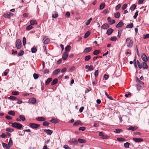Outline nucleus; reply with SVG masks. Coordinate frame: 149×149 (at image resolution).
Returning a JSON list of instances; mask_svg holds the SVG:
<instances>
[{"instance_id":"nucleus-4","label":"nucleus","mask_w":149,"mask_h":149,"mask_svg":"<svg viewBox=\"0 0 149 149\" xmlns=\"http://www.w3.org/2000/svg\"><path fill=\"white\" fill-rule=\"evenodd\" d=\"M15 45L17 49H20L22 47V43L20 39H17L15 42Z\"/></svg>"},{"instance_id":"nucleus-10","label":"nucleus","mask_w":149,"mask_h":149,"mask_svg":"<svg viewBox=\"0 0 149 149\" xmlns=\"http://www.w3.org/2000/svg\"><path fill=\"white\" fill-rule=\"evenodd\" d=\"M42 41L44 44H46L49 42L50 39L49 38H45L43 39Z\"/></svg>"},{"instance_id":"nucleus-9","label":"nucleus","mask_w":149,"mask_h":149,"mask_svg":"<svg viewBox=\"0 0 149 149\" xmlns=\"http://www.w3.org/2000/svg\"><path fill=\"white\" fill-rule=\"evenodd\" d=\"M109 27L108 24L105 23L103 24L101 26V28L104 29H106Z\"/></svg>"},{"instance_id":"nucleus-14","label":"nucleus","mask_w":149,"mask_h":149,"mask_svg":"<svg viewBox=\"0 0 149 149\" xmlns=\"http://www.w3.org/2000/svg\"><path fill=\"white\" fill-rule=\"evenodd\" d=\"M30 102L32 104H35L36 102V100L34 97H32L29 100Z\"/></svg>"},{"instance_id":"nucleus-39","label":"nucleus","mask_w":149,"mask_h":149,"mask_svg":"<svg viewBox=\"0 0 149 149\" xmlns=\"http://www.w3.org/2000/svg\"><path fill=\"white\" fill-rule=\"evenodd\" d=\"M50 121L52 123H55V124L57 123L58 122L57 120H56L54 118L52 119V120H50Z\"/></svg>"},{"instance_id":"nucleus-56","label":"nucleus","mask_w":149,"mask_h":149,"mask_svg":"<svg viewBox=\"0 0 149 149\" xmlns=\"http://www.w3.org/2000/svg\"><path fill=\"white\" fill-rule=\"evenodd\" d=\"M117 40V38L116 37H112L110 38V40L111 41H116Z\"/></svg>"},{"instance_id":"nucleus-20","label":"nucleus","mask_w":149,"mask_h":149,"mask_svg":"<svg viewBox=\"0 0 149 149\" xmlns=\"http://www.w3.org/2000/svg\"><path fill=\"white\" fill-rule=\"evenodd\" d=\"M52 79L51 78H48L45 82L46 85H47L52 81Z\"/></svg>"},{"instance_id":"nucleus-53","label":"nucleus","mask_w":149,"mask_h":149,"mask_svg":"<svg viewBox=\"0 0 149 149\" xmlns=\"http://www.w3.org/2000/svg\"><path fill=\"white\" fill-rule=\"evenodd\" d=\"M2 146L4 148H5L6 149H8V145L5 143H2Z\"/></svg>"},{"instance_id":"nucleus-61","label":"nucleus","mask_w":149,"mask_h":149,"mask_svg":"<svg viewBox=\"0 0 149 149\" xmlns=\"http://www.w3.org/2000/svg\"><path fill=\"white\" fill-rule=\"evenodd\" d=\"M3 16L5 18H10V15L8 13L4 14L3 15Z\"/></svg>"},{"instance_id":"nucleus-32","label":"nucleus","mask_w":149,"mask_h":149,"mask_svg":"<svg viewBox=\"0 0 149 149\" xmlns=\"http://www.w3.org/2000/svg\"><path fill=\"white\" fill-rule=\"evenodd\" d=\"M24 51L23 50H20L19 52L18 53V55L19 56H22L24 54Z\"/></svg>"},{"instance_id":"nucleus-46","label":"nucleus","mask_w":149,"mask_h":149,"mask_svg":"<svg viewBox=\"0 0 149 149\" xmlns=\"http://www.w3.org/2000/svg\"><path fill=\"white\" fill-rule=\"evenodd\" d=\"M33 77L34 79H37L39 77L38 74H37L34 73L33 74Z\"/></svg>"},{"instance_id":"nucleus-17","label":"nucleus","mask_w":149,"mask_h":149,"mask_svg":"<svg viewBox=\"0 0 149 149\" xmlns=\"http://www.w3.org/2000/svg\"><path fill=\"white\" fill-rule=\"evenodd\" d=\"M60 69H57L54 71L53 72V75H56L60 71Z\"/></svg>"},{"instance_id":"nucleus-45","label":"nucleus","mask_w":149,"mask_h":149,"mask_svg":"<svg viewBox=\"0 0 149 149\" xmlns=\"http://www.w3.org/2000/svg\"><path fill=\"white\" fill-rule=\"evenodd\" d=\"M8 99H10L12 100H15L17 99V98L14 96L11 95L8 98Z\"/></svg>"},{"instance_id":"nucleus-51","label":"nucleus","mask_w":149,"mask_h":149,"mask_svg":"<svg viewBox=\"0 0 149 149\" xmlns=\"http://www.w3.org/2000/svg\"><path fill=\"white\" fill-rule=\"evenodd\" d=\"M33 27L31 25H29L27 26L26 27V30H29L30 29H32Z\"/></svg>"},{"instance_id":"nucleus-35","label":"nucleus","mask_w":149,"mask_h":149,"mask_svg":"<svg viewBox=\"0 0 149 149\" xmlns=\"http://www.w3.org/2000/svg\"><path fill=\"white\" fill-rule=\"evenodd\" d=\"M19 118L22 121H24L25 120V118L24 116L22 115L19 116Z\"/></svg>"},{"instance_id":"nucleus-5","label":"nucleus","mask_w":149,"mask_h":149,"mask_svg":"<svg viewBox=\"0 0 149 149\" xmlns=\"http://www.w3.org/2000/svg\"><path fill=\"white\" fill-rule=\"evenodd\" d=\"M29 126L32 128L36 129L39 127L40 125L39 124H36L34 123H30L29 124Z\"/></svg>"},{"instance_id":"nucleus-43","label":"nucleus","mask_w":149,"mask_h":149,"mask_svg":"<svg viewBox=\"0 0 149 149\" xmlns=\"http://www.w3.org/2000/svg\"><path fill=\"white\" fill-rule=\"evenodd\" d=\"M8 114L10 115H11L14 116L15 115V113L14 111H10L8 112Z\"/></svg>"},{"instance_id":"nucleus-3","label":"nucleus","mask_w":149,"mask_h":149,"mask_svg":"<svg viewBox=\"0 0 149 149\" xmlns=\"http://www.w3.org/2000/svg\"><path fill=\"white\" fill-rule=\"evenodd\" d=\"M12 126L19 130L22 127V124L16 122L12 123Z\"/></svg>"},{"instance_id":"nucleus-62","label":"nucleus","mask_w":149,"mask_h":149,"mask_svg":"<svg viewBox=\"0 0 149 149\" xmlns=\"http://www.w3.org/2000/svg\"><path fill=\"white\" fill-rule=\"evenodd\" d=\"M121 7V5L120 4H118L116 7V10H118L120 9Z\"/></svg>"},{"instance_id":"nucleus-27","label":"nucleus","mask_w":149,"mask_h":149,"mask_svg":"<svg viewBox=\"0 0 149 149\" xmlns=\"http://www.w3.org/2000/svg\"><path fill=\"white\" fill-rule=\"evenodd\" d=\"M70 142L71 143L77 144L78 143V141H77V140L75 139H72L71 140Z\"/></svg>"},{"instance_id":"nucleus-29","label":"nucleus","mask_w":149,"mask_h":149,"mask_svg":"<svg viewBox=\"0 0 149 149\" xmlns=\"http://www.w3.org/2000/svg\"><path fill=\"white\" fill-rule=\"evenodd\" d=\"M105 6V4L104 3H102L100 5V9L102 10Z\"/></svg>"},{"instance_id":"nucleus-36","label":"nucleus","mask_w":149,"mask_h":149,"mask_svg":"<svg viewBox=\"0 0 149 149\" xmlns=\"http://www.w3.org/2000/svg\"><path fill=\"white\" fill-rule=\"evenodd\" d=\"M92 20V18H90L85 23V24H86V25L87 26V25H88V24H90V23Z\"/></svg>"},{"instance_id":"nucleus-63","label":"nucleus","mask_w":149,"mask_h":149,"mask_svg":"<svg viewBox=\"0 0 149 149\" xmlns=\"http://www.w3.org/2000/svg\"><path fill=\"white\" fill-rule=\"evenodd\" d=\"M98 70H97L94 73L95 76L96 77H97L98 76Z\"/></svg>"},{"instance_id":"nucleus-40","label":"nucleus","mask_w":149,"mask_h":149,"mask_svg":"<svg viewBox=\"0 0 149 149\" xmlns=\"http://www.w3.org/2000/svg\"><path fill=\"white\" fill-rule=\"evenodd\" d=\"M136 6L135 4L132 5L130 8V9L132 10H134L136 8Z\"/></svg>"},{"instance_id":"nucleus-57","label":"nucleus","mask_w":149,"mask_h":149,"mask_svg":"<svg viewBox=\"0 0 149 149\" xmlns=\"http://www.w3.org/2000/svg\"><path fill=\"white\" fill-rule=\"evenodd\" d=\"M127 7V4H125L122 6V10H124Z\"/></svg>"},{"instance_id":"nucleus-25","label":"nucleus","mask_w":149,"mask_h":149,"mask_svg":"<svg viewBox=\"0 0 149 149\" xmlns=\"http://www.w3.org/2000/svg\"><path fill=\"white\" fill-rule=\"evenodd\" d=\"M90 32L89 31H87L85 34L84 36V38H87L90 35Z\"/></svg>"},{"instance_id":"nucleus-50","label":"nucleus","mask_w":149,"mask_h":149,"mask_svg":"<svg viewBox=\"0 0 149 149\" xmlns=\"http://www.w3.org/2000/svg\"><path fill=\"white\" fill-rule=\"evenodd\" d=\"M23 43L24 46L26 44V38L25 37H24L23 39Z\"/></svg>"},{"instance_id":"nucleus-6","label":"nucleus","mask_w":149,"mask_h":149,"mask_svg":"<svg viewBox=\"0 0 149 149\" xmlns=\"http://www.w3.org/2000/svg\"><path fill=\"white\" fill-rule=\"evenodd\" d=\"M92 48L91 47L86 48L84 51V53L86 54L90 52L92 50Z\"/></svg>"},{"instance_id":"nucleus-16","label":"nucleus","mask_w":149,"mask_h":149,"mask_svg":"<svg viewBox=\"0 0 149 149\" xmlns=\"http://www.w3.org/2000/svg\"><path fill=\"white\" fill-rule=\"evenodd\" d=\"M44 132L49 135H51L53 132L52 131L50 130H45Z\"/></svg>"},{"instance_id":"nucleus-28","label":"nucleus","mask_w":149,"mask_h":149,"mask_svg":"<svg viewBox=\"0 0 149 149\" xmlns=\"http://www.w3.org/2000/svg\"><path fill=\"white\" fill-rule=\"evenodd\" d=\"M137 128L136 127H133L132 126H130L128 128V130H132V131H134Z\"/></svg>"},{"instance_id":"nucleus-44","label":"nucleus","mask_w":149,"mask_h":149,"mask_svg":"<svg viewBox=\"0 0 149 149\" xmlns=\"http://www.w3.org/2000/svg\"><path fill=\"white\" fill-rule=\"evenodd\" d=\"M136 82L137 83L140 84L141 85L143 84V83L141 81H140L139 79L137 78L136 79Z\"/></svg>"},{"instance_id":"nucleus-47","label":"nucleus","mask_w":149,"mask_h":149,"mask_svg":"<svg viewBox=\"0 0 149 149\" xmlns=\"http://www.w3.org/2000/svg\"><path fill=\"white\" fill-rule=\"evenodd\" d=\"M105 94L107 97L110 100H113V99L112 97L110 96H109L108 94H107V92H105Z\"/></svg>"},{"instance_id":"nucleus-33","label":"nucleus","mask_w":149,"mask_h":149,"mask_svg":"<svg viewBox=\"0 0 149 149\" xmlns=\"http://www.w3.org/2000/svg\"><path fill=\"white\" fill-rule=\"evenodd\" d=\"M58 82V79H54L52 82V85H53L56 84Z\"/></svg>"},{"instance_id":"nucleus-48","label":"nucleus","mask_w":149,"mask_h":149,"mask_svg":"<svg viewBox=\"0 0 149 149\" xmlns=\"http://www.w3.org/2000/svg\"><path fill=\"white\" fill-rule=\"evenodd\" d=\"M122 131V130L121 129H116L114 131V132H115L116 133H118Z\"/></svg>"},{"instance_id":"nucleus-49","label":"nucleus","mask_w":149,"mask_h":149,"mask_svg":"<svg viewBox=\"0 0 149 149\" xmlns=\"http://www.w3.org/2000/svg\"><path fill=\"white\" fill-rule=\"evenodd\" d=\"M12 94L13 95H17L19 94V92L17 91H13L12 92Z\"/></svg>"},{"instance_id":"nucleus-31","label":"nucleus","mask_w":149,"mask_h":149,"mask_svg":"<svg viewBox=\"0 0 149 149\" xmlns=\"http://www.w3.org/2000/svg\"><path fill=\"white\" fill-rule=\"evenodd\" d=\"M37 49L34 46L31 48V51L32 53H35L37 51Z\"/></svg>"},{"instance_id":"nucleus-15","label":"nucleus","mask_w":149,"mask_h":149,"mask_svg":"<svg viewBox=\"0 0 149 149\" xmlns=\"http://www.w3.org/2000/svg\"><path fill=\"white\" fill-rule=\"evenodd\" d=\"M36 119L38 121H44L45 120V119L43 117H40L36 118Z\"/></svg>"},{"instance_id":"nucleus-8","label":"nucleus","mask_w":149,"mask_h":149,"mask_svg":"<svg viewBox=\"0 0 149 149\" xmlns=\"http://www.w3.org/2000/svg\"><path fill=\"white\" fill-rule=\"evenodd\" d=\"M142 59L144 62L147 61V57L145 54H143L141 56Z\"/></svg>"},{"instance_id":"nucleus-41","label":"nucleus","mask_w":149,"mask_h":149,"mask_svg":"<svg viewBox=\"0 0 149 149\" xmlns=\"http://www.w3.org/2000/svg\"><path fill=\"white\" fill-rule=\"evenodd\" d=\"M94 69V68L92 65H90L88 68V69L86 70V72H88L89 71L93 70Z\"/></svg>"},{"instance_id":"nucleus-38","label":"nucleus","mask_w":149,"mask_h":149,"mask_svg":"<svg viewBox=\"0 0 149 149\" xmlns=\"http://www.w3.org/2000/svg\"><path fill=\"white\" fill-rule=\"evenodd\" d=\"M130 145V143L128 142H127L126 143H124V147L127 148H129Z\"/></svg>"},{"instance_id":"nucleus-12","label":"nucleus","mask_w":149,"mask_h":149,"mask_svg":"<svg viewBox=\"0 0 149 149\" xmlns=\"http://www.w3.org/2000/svg\"><path fill=\"white\" fill-rule=\"evenodd\" d=\"M73 125L74 126H77L78 125H82V123L81 121L79 120H78L77 121L75 122Z\"/></svg>"},{"instance_id":"nucleus-55","label":"nucleus","mask_w":149,"mask_h":149,"mask_svg":"<svg viewBox=\"0 0 149 149\" xmlns=\"http://www.w3.org/2000/svg\"><path fill=\"white\" fill-rule=\"evenodd\" d=\"M149 38V34H147L143 36V38L144 39Z\"/></svg>"},{"instance_id":"nucleus-60","label":"nucleus","mask_w":149,"mask_h":149,"mask_svg":"<svg viewBox=\"0 0 149 149\" xmlns=\"http://www.w3.org/2000/svg\"><path fill=\"white\" fill-rule=\"evenodd\" d=\"M138 11H137L134 14V15L133 16V18L134 19H136L138 15Z\"/></svg>"},{"instance_id":"nucleus-59","label":"nucleus","mask_w":149,"mask_h":149,"mask_svg":"<svg viewBox=\"0 0 149 149\" xmlns=\"http://www.w3.org/2000/svg\"><path fill=\"white\" fill-rule=\"evenodd\" d=\"M7 137V135H5V134L4 133H3L1 135V137L2 138H6Z\"/></svg>"},{"instance_id":"nucleus-34","label":"nucleus","mask_w":149,"mask_h":149,"mask_svg":"<svg viewBox=\"0 0 149 149\" xmlns=\"http://www.w3.org/2000/svg\"><path fill=\"white\" fill-rule=\"evenodd\" d=\"M6 130L7 132H12L14 131V129L12 128H7Z\"/></svg>"},{"instance_id":"nucleus-52","label":"nucleus","mask_w":149,"mask_h":149,"mask_svg":"<svg viewBox=\"0 0 149 149\" xmlns=\"http://www.w3.org/2000/svg\"><path fill=\"white\" fill-rule=\"evenodd\" d=\"M49 124V123L47 121H45L43 123V125L44 126H47Z\"/></svg>"},{"instance_id":"nucleus-11","label":"nucleus","mask_w":149,"mask_h":149,"mask_svg":"<svg viewBox=\"0 0 149 149\" xmlns=\"http://www.w3.org/2000/svg\"><path fill=\"white\" fill-rule=\"evenodd\" d=\"M113 29L109 28L107 30L106 34L108 35H109L113 32Z\"/></svg>"},{"instance_id":"nucleus-2","label":"nucleus","mask_w":149,"mask_h":149,"mask_svg":"<svg viewBox=\"0 0 149 149\" xmlns=\"http://www.w3.org/2000/svg\"><path fill=\"white\" fill-rule=\"evenodd\" d=\"M137 62L138 67L140 69H141L142 68L145 69H146L148 68V66L146 63L143 62L141 64V65L138 60L137 61Z\"/></svg>"},{"instance_id":"nucleus-24","label":"nucleus","mask_w":149,"mask_h":149,"mask_svg":"<svg viewBox=\"0 0 149 149\" xmlns=\"http://www.w3.org/2000/svg\"><path fill=\"white\" fill-rule=\"evenodd\" d=\"M133 23H130L129 24L126 26V28H132L133 27Z\"/></svg>"},{"instance_id":"nucleus-64","label":"nucleus","mask_w":149,"mask_h":149,"mask_svg":"<svg viewBox=\"0 0 149 149\" xmlns=\"http://www.w3.org/2000/svg\"><path fill=\"white\" fill-rule=\"evenodd\" d=\"M63 147L65 149H71L67 145H64Z\"/></svg>"},{"instance_id":"nucleus-13","label":"nucleus","mask_w":149,"mask_h":149,"mask_svg":"<svg viewBox=\"0 0 149 149\" xmlns=\"http://www.w3.org/2000/svg\"><path fill=\"white\" fill-rule=\"evenodd\" d=\"M68 54L66 52H64V53H63V56H62L63 59L64 60H65L67 59V57H68Z\"/></svg>"},{"instance_id":"nucleus-7","label":"nucleus","mask_w":149,"mask_h":149,"mask_svg":"<svg viewBox=\"0 0 149 149\" xmlns=\"http://www.w3.org/2000/svg\"><path fill=\"white\" fill-rule=\"evenodd\" d=\"M133 140L135 142H141L143 141V139L141 138H133Z\"/></svg>"},{"instance_id":"nucleus-1","label":"nucleus","mask_w":149,"mask_h":149,"mask_svg":"<svg viewBox=\"0 0 149 149\" xmlns=\"http://www.w3.org/2000/svg\"><path fill=\"white\" fill-rule=\"evenodd\" d=\"M125 42L127 46L129 48H131L133 44V41L130 39V38H128L126 40Z\"/></svg>"},{"instance_id":"nucleus-21","label":"nucleus","mask_w":149,"mask_h":149,"mask_svg":"<svg viewBox=\"0 0 149 149\" xmlns=\"http://www.w3.org/2000/svg\"><path fill=\"white\" fill-rule=\"evenodd\" d=\"M117 140L119 141L123 142L125 141V139L123 138L120 137L117 138Z\"/></svg>"},{"instance_id":"nucleus-19","label":"nucleus","mask_w":149,"mask_h":149,"mask_svg":"<svg viewBox=\"0 0 149 149\" xmlns=\"http://www.w3.org/2000/svg\"><path fill=\"white\" fill-rule=\"evenodd\" d=\"M123 25V22L122 21H121L116 25V27L117 28L120 27Z\"/></svg>"},{"instance_id":"nucleus-58","label":"nucleus","mask_w":149,"mask_h":149,"mask_svg":"<svg viewBox=\"0 0 149 149\" xmlns=\"http://www.w3.org/2000/svg\"><path fill=\"white\" fill-rule=\"evenodd\" d=\"M115 21L114 20H110V22H110V24H114L115 23Z\"/></svg>"},{"instance_id":"nucleus-18","label":"nucleus","mask_w":149,"mask_h":149,"mask_svg":"<svg viewBox=\"0 0 149 149\" xmlns=\"http://www.w3.org/2000/svg\"><path fill=\"white\" fill-rule=\"evenodd\" d=\"M71 49V47L70 45H68L67 46L65 47V51H66V52H69L70 49Z\"/></svg>"},{"instance_id":"nucleus-26","label":"nucleus","mask_w":149,"mask_h":149,"mask_svg":"<svg viewBox=\"0 0 149 149\" xmlns=\"http://www.w3.org/2000/svg\"><path fill=\"white\" fill-rule=\"evenodd\" d=\"M30 24L31 25H34L35 24H37V23L36 21L35 20H31L30 22Z\"/></svg>"},{"instance_id":"nucleus-54","label":"nucleus","mask_w":149,"mask_h":149,"mask_svg":"<svg viewBox=\"0 0 149 149\" xmlns=\"http://www.w3.org/2000/svg\"><path fill=\"white\" fill-rule=\"evenodd\" d=\"M86 129V128L85 127H82L79 128V131H84Z\"/></svg>"},{"instance_id":"nucleus-42","label":"nucleus","mask_w":149,"mask_h":149,"mask_svg":"<svg viewBox=\"0 0 149 149\" xmlns=\"http://www.w3.org/2000/svg\"><path fill=\"white\" fill-rule=\"evenodd\" d=\"M13 145L12 141L11 138L10 139L8 143V145L9 147Z\"/></svg>"},{"instance_id":"nucleus-37","label":"nucleus","mask_w":149,"mask_h":149,"mask_svg":"<svg viewBox=\"0 0 149 149\" xmlns=\"http://www.w3.org/2000/svg\"><path fill=\"white\" fill-rule=\"evenodd\" d=\"M91 58L90 55H88L86 56L84 58V60L85 61H88Z\"/></svg>"},{"instance_id":"nucleus-22","label":"nucleus","mask_w":149,"mask_h":149,"mask_svg":"<svg viewBox=\"0 0 149 149\" xmlns=\"http://www.w3.org/2000/svg\"><path fill=\"white\" fill-rule=\"evenodd\" d=\"M78 141L80 143H84L86 142V141L85 140L81 139H79Z\"/></svg>"},{"instance_id":"nucleus-30","label":"nucleus","mask_w":149,"mask_h":149,"mask_svg":"<svg viewBox=\"0 0 149 149\" xmlns=\"http://www.w3.org/2000/svg\"><path fill=\"white\" fill-rule=\"evenodd\" d=\"M120 14L119 12H117L114 15L115 17L116 18H118L120 17Z\"/></svg>"},{"instance_id":"nucleus-23","label":"nucleus","mask_w":149,"mask_h":149,"mask_svg":"<svg viewBox=\"0 0 149 149\" xmlns=\"http://www.w3.org/2000/svg\"><path fill=\"white\" fill-rule=\"evenodd\" d=\"M101 52L100 50H95L93 52V54L94 55H97L100 54Z\"/></svg>"}]
</instances>
